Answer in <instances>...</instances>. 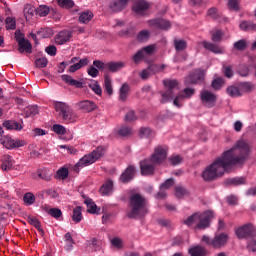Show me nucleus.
<instances>
[{
	"mask_svg": "<svg viewBox=\"0 0 256 256\" xmlns=\"http://www.w3.org/2000/svg\"><path fill=\"white\" fill-rule=\"evenodd\" d=\"M84 203L87 206L88 213H91L92 215H97L99 214V211H101V208H98L97 204H95L91 198H85Z\"/></svg>",
	"mask_w": 256,
	"mask_h": 256,
	"instance_id": "393cba45",
	"label": "nucleus"
},
{
	"mask_svg": "<svg viewBox=\"0 0 256 256\" xmlns=\"http://www.w3.org/2000/svg\"><path fill=\"white\" fill-rule=\"evenodd\" d=\"M54 109L62 117L63 123L69 125L71 123H77V113L71 109L65 102H54Z\"/></svg>",
	"mask_w": 256,
	"mask_h": 256,
	"instance_id": "39448f33",
	"label": "nucleus"
},
{
	"mask_svg": "<svg viewBox=\"0 0 256 256\" xmlns=\"http://www.w3.org/2000/svg\"><path fill=\"white\" fill-rule=\"evenodd\" d=\"M5 24L7 31H15L17 29V21L13 17H7Z\"/></svg>",
	"mask_w": 256,
	"mask_h": 256,
	"instance_id": "ea45409f",
	"label": "nucleus"
},
{
	"mask_svg": "<svg viewBox=\"0 0 256 256\" xmlns=\"http://www.w3.org/2000/svg\"><path fill=\"white\" fill-rule=\"evenodd\" d=\"M104 89L108 95H113V80L109 75L104 77Z\"/></svg>",
	"mask_w": 256,
	"mask_h": 256,
	"instance_id": "473e14b6",
	"label": "nucleus"
},
{
	"mask_svg": "<svg viewBox=\"0 0 256 256\" xmlns=\"http://www.w3.org/2000/svg\"><path fill=\"white\" fill-rule=\"evenodd\" d=\"M62 81L66 83L67 85H71V87H76V89H83V82L79 80L73 79V77L64 74L61 76Z\"/></svg>",
	"mask_w": 256,
	"mask_h": 256,
	"instance_id": "4be33fe9",
	"label": "nucleus"
},
{
	"mask_svg": "<svg viewBox=\"0 0 256 256\" xmlns=\"http://www.w3.org/2000/svg\"><path fill=\"white\" fill-rule=\"evenodd\" d=\"M3 127H5V129H8L10 131H21V129H23V126H21L19 122H15L11 120L4 121Z\"/></svg>",
	"mask_w": 256,
	"mask_h": 256,
	"instance_id": "cd10ccee",
	"label": "nucleus"
},
{
	"mask_svg": "<svg viewBox=\"0 0 256 256\" xmlns=\"http://www.w3.org/2000/svg\"><path fill=\"white\" fill-rule=\"evenodd\" d=\"M200 99L205 107H215L217 103V95L209 90H202L200 92Z\"/></svg>",
	"mask_w": 256,
	"mask_h": 256,
	"instance_id": "6e6552de",
	"label": "nucleus"
},
{
	"mask_svg": "<svg viewBox=\"0 0 256 256\" xmlns=\"http://www.w3.org/2000/svg\"><path fill=\"white\" fill-rule=\"evenodd\" d=\"M45 211H47L48 215H51V217H54V219H59L63 215V212H61V209L58 208H50L47 209V206L44 207Z\"/></svg>",
	"mask_w": 256,
	"mask_h": 256,
	"instance_id": "49530a36",
	"label": "nucleus"
},
{
	"mask_svg": "<svg viewBox=\"0 0 256 256\" xmlns=\"http://www.w3.org/2000/svg\"><path fill=\"white\" fill-rule=\"evenodd\" d=\"M189 254L191 256H205L207 251L203 246H193L189 249Z\"/></svg>",
	"mask_w": 256,
	"mask_h": 256,
	"instance_id": "c756f323",
	"label": "nucleus"
},
{
	"mask_svg": "<svg viewBox=\"0 0 256 256\" xmlns=\"http://www.w3.org/2000/svg\"><path fill=\"white\" fill-rule=\"evenodd\" d=\"M15 160L10 155H4L2 158L1 169L3 171H9L13 167Z\"/></svg>",
	"mask_w": 256,
	"mask_h": 256,
	"instance_id": "bb28decb",
	"label": "nucleus"
},
{
	"mask_svg": "<svg viewBox=\"0 0 256 256\" xmlns=\"http://www.w3.org/2000/svg\"><path fill=\"white\" fill-rule=\"evenodd\" d=\"M242 31H256V24L249 21H243L239 25Z\"/></svg>",
	"mask_w": 256,
	"mask_h": 256,
	"instance_id": "4c0bfd02",
	"label": "nucleus"
},
{
	"mask_svg": "<svg viewBox=\"0 0 256 256\" xmlns=\"http://www.w3.org/2000/svg\"><path fill=\"white\" fill-rule=\"evenodd\" d=\"M195 93V90H193L192 88H186L184 89L183 92H181L178 96H176V98L173 101V105H175V107H182L183 105L181 104L182 101H185V99H189L191 97H193V94Z\"/></svg>",
	"mask_w": 256,
	"mask_h": 256,
	"instance_id": "f3484780",
	"label": "nucleus"
},
{
	"mask_svg": "<svg viewBox=\"0 0 256 256\" xmlns=\"http://www.w3.org/2000/svg\"><path fill=\"white\" fill-rule=\"evenodd\" d=\"M76 108L84 113H91L97 109V104L91 100H83L76 103Z\"/></svg>",
	"mask_w": 256,
	"mask_h": 256,
	"instance_id": "a211bd4d",
	"label": "nucleus"
},
{
	"mask_svg": "<svg viewBox=\"0 0 256 256\" xmlns=\"http://www.w3.org/2000/svg\"><path fill=\"white\" fill-rule=\"evenodd\" d=\"M15 39L19 45L18 51L19 53H31L33 46L31 45V42H29V40L25 39V37H23V34L17 35L15 36Z\"/></svg>",
	"mask_w": 256,
	"mask_h": 256,
	"instance_id": "f8f14e48",
	"label": "nucleus"
},
{
	"mask_svg": "<svg viewBox=\"0 0 256 256\" xmlns=\"http://www.w3.org/2000/svg\"><path fill=\"white\" fill-rule=\"evenodd\" d=\"M166 91L162 93V103H169L175 99V91H179V82L177 80H164Z\"/></svg>",
	"mask_w": 256,
	"mask_h": 256,
	"instance_id": "423d86ee",
	"label": "nucleus"
},
{
	"mask_svg": "<svg viewBox=\"0 0 256 256\" xmlns=\"http://www.w3.org/2000/svg\"><path fill=\"white\" fill-rule=\"evenodd\" d=\"M228 183L230 185H244L245 178H243V177L232 178V179L228 180Z\"/></svg>",
	"mask_w": 256,
	"mask_h": 256,
	"instance_id": "0e129e2a",
	"label": "nucleus"
},
{
	"mask_svg": "<svg viewBox=\"0 0 256 256\" xmlns=\"http://www.w3.org/2000/svg\"><path fill=\"white\" fill-rule=\"evenodd\" d=\"M70 63H74V64L69 67L68 73H75L76 71H79V69H83V67H87V65H89V59L82 58L79 60L78 57H73Z\"/></svg>",
	"mask_w": 256,
	"mask_h": 256,
	"instance_id": "dca6fc26",
	"label": "nucleus"
},
{
	"mask_svg": "<svg viewBox=\"0 0 256 256\" xmlns=\"http://www.w3.org/2000/svg\"><path fill=\"white\" fill-rule=\"evenodd\" d=\"M236 235L239 239H245V237H255L256 228L253 224L248 223L238 228L236 230Z\"/></svg>",
	"mask_w": 256,
	"mask_h": 256,
	"instance_id": "1a4fd4ad",
	"label": "nucleus"
},
{
	"mask_svg": "<svg viewBox=\"0 0 256 256\" xmlns=\"http://www.w3.org/2000/svg\"><path fill=\"white\" fill-rule=\"evenodd\" d=\"M151 8V3L145 0H138L133 4L132 11L136 13V15H145L147 11Z\"/></svg>",
	"mask_w": 256,
	"mask_h": 256,
	"instance_id": "ddd939ff",
	"label": "nucleus"
},
{
	"mask_svg": "<svg viewBox=\"0 0 256 256\" xmlns=\"http://www.w3.org/2000/svg\"><path fill=\"white\" fill-rule=\"evenodd\" d=\"M239 3L241 0H228V7L234 11H239Z\"/></svg>",
	"mask_w": 256,
	"mask_h": 256,
	"instance_id": "774afa93",
	"label": "nucleus"
},
{
	"mask_svg": "<svg viewBox=\"0 0 256 256\" xmlns=\"http://www.w3.org/2000/svg\"><path fill=\"white\" fill-rule=\"evenodd\" d=\"M135 177V167L128 166L126 170L121 174L120 181L122 183H129Z\"/></svg>",
	"mask_w": 256,
	"mask_h": 256,
	"instance_id": "412c9836",
	"label": "nucleus"
},
{
	"mask_svg": "<svg viewBox=\"0 0 256 256\" xmlns=\"http://www.w3.org/2000/svg\"><path fill=\"white\" fill-rule=\"evenodd\" d=\"M69 39H71V32L64 30L56 36L55 43L56 45H65Z\"/></svg>",
	"mask_w": 256,
	"mask_h": 256,
	"instance_id": "b1692460",
	"label": "nucleus"
},
{
	"mask_svg": "<svg viewBox=\"0 0 256 256\" xmlns=\"http://www.w3.org/2000/svg\"><path fill=\"white\" fill-rule=\"evenodd\" d=\"M213 219V211H206L204 213H195L192 216L188 217L184 223L188 227H193L196 225V229H207L209 223Z\"/></svg>",
	"mask_w": 256,
	"mask_h": 256,
	"instance_id": "7ed1b4c3",
	"label": "nucleus"
},
{
	"mask_svg": "<svg viewBox=\"0 0 256 256\" xmlns=\"http://www.w3.org/2000/svg\"><path fill=\"white\" fill-rule=\"evenodd\" d=\"M23 201L25 205H34L36 201L35 195L31 192H28L24 195Z\"/></svg>",
	"mask_w": 256,
	"mask_h": 256,
	"instance_id": "8fccbe9b",
	"label": "nucleus"
},
{
	"mask_svg": "<svg viewBox=\"0 0 256 256\" xmlns=\"http://www.w3.org/2000/svg\"><path fill=\"white\" fill-rule=\"evenodd\" d=\"M139 135L142 138H149L155 135V132L151 128L142 127L140 128Z\"/></svg>",
	"mask_w": 256,
	"mask_h": 256,
	"instance_id": "de8ad7c7",
	"label": "nucleus"
},
{
	"mask_svg": "<svg viewBox=\"0 0 256 256\" xmlns=\"http://www.w3.org/2000/svg\"><path fill=\"white\" fill-rule=\"evenodd\" d=\"M52 130L57 135H65V133H67V128H65V126L60 124H54L52 127Z\"/></svg>",
	"mask_w": 256,
	"mask_h": 256,
	"instance_id": "3c124183",
	"label": "nucleus"
},
{
	"mask_svg": "<svg viewBox=\"0 0 256 256\" xmlns=\"http://www.w3.org/2000/svg\"><path fill=\"white\" fill-rule=\"evenodd\" d=\"M144 55H153L157 50V46L155 44L148 45L141 49Z\"/></svg>",
	"mask_w": 256,
	"mask_h": 256,
	"instance_id": "5fc2aeb1",
	"label": "nucleus"
},
{
	"mask_svg": "<svg viewBox=\"0 0 256 256\" xmlns=\"http://www.w3.org/2000/svg\"><path fill=\"white\" fill-rule=\"evenodd\" d=\"M226 93L230 97H241L242 95L241 89L237 86H229L226 90Z\"/></svg>",
	"mask_w": 256,
	"mask_h": 256,
	"instance_id": "58836bf2",
	"label": "nucleus"
},
{
	"mask_svg": "<svg viewBox=\"0 0 256 256\" xmlns=\"http://www.w3.org/2000/svg\"><path fill=\"white\" fill-rule=\"evenodd\" d=\"M49 63V61L47 60V58L42 57V58H38L35 61V65L36 67H39L40 69H45V67H47V64Z\"/></svg>",
	"mask_w": 256,
	"mask_h": 256,
	"instance_id": "bf43d9fd",
	"label": "nucleus"
},
{
	"mask_svg": "<svg viewBox=\"0 0 256 256\" xmlns=\"http://www.w3.org/2000/svg\"><path fill=\"white\" fill-rule=\"evenodd\" d=\"M101 195H111L113 193V182L107 180L100 188Z\"/></svg>",
	"mask_w": 256,
	"mask_h": 256,
	"instance_id": "c85d7f7f",
	"label": "nucleus"
},
{
	"mask_svg": "<svg viewBox=\"0 0 256 256\" xmlns=\"http://www.w3.org/2000/svg\"><path fill=\"white\" fill-rule=\"evenodd\" d=\"M149 213L147 199L141 194H134L130 197L127 215L130 219H141Z\"/></svg>",
	"mask_w": 256,
	"mask_h": 256,
	"instance_id": "f03ea898",
	"label": "nucleus"
},
{
	"mask_svg": "<svg viewBox=\"0 0 256 256\" xmlns=\"http://www.w3.org/2000/svg\"><path fill=\"white\" fill-rule=\"evenodd\" d=\"M167 159V146H157L150 157L151 163L161 165Z\"/></svg>",
	"mask_w": 256,
	"mask_h": 256,
	"instance_id": "0eeeda50",
	"label": "nucleus"
},
{
	"mask_svg": "<svg viewBox=\"0 0 256 256\" xmlns=\"http://www.w3.org/2000/svg\"><path fill=\"white\" fill-rule=\"evenodd\" d=\"M27 219H28V223H30V225H33V227L38 229V231H41V222H39V220L37 218L28 216Z\"/></svg>",
	"mask_w": 256,
	"mask_h": 256,
	"instance_id": "4d7b16f0",
	"label": "nucleus"
},
{
	"mask_svg": "<svg viewBox=\"0 0 256 256\" xmlns=\"http://www.w3.org/2000/svg\"><path fill=\"white\" fill-rule=\"evenodd\" d=\"M49 7L47 5H40L37 9H36V14L39 15V17H47L49 15Z\"/></svg>",
	"mask_w": 256,
	"mask_h": 256,
	"instance_id": "09e8293b",
	"label": "nucleus"
},
{
	"mask_svg": "<svg viewBox=\"0 0 256 256\" xmlns=\"http://www.w3.org/2000/svg\"><path fill=\"white\" fill-rule=\"evenodd\" d=\"M103 155H105V148H103V146H99L90 154L84 155L75 164L74 171L76 173H79V171H81V169H83L84 167H89V165H93V163H95V161H97L98 159H101V157H103Z\"/></svg>",
	"mask_w": 256,
	"mask_h": 256,
	"instance_id": "20e7f679",
	"label": "nucleus"
},
{
	"mask_svg": "<svg viewBox=\"0 0 256 256\" xmlns=\"http://www.w3.org/2000/svg\"><path fill=\"white\" fill-rule=\"evenodd\" d=\"M127 3H129V0H114L110 4V9L115 13H119L120 11H123L125 7H127Z\"/></svg>",
	"mask_w": 256,
	"mask_h": 256,
	"instance_id": "5701e85b",
	"label": "nucleus"
},
{
	"mask_svg": "<svg viewBox=\"0 0 256 256\" xmlns=\"http://www.w3.org/2000/svg\"><path fill=\"white\" fill-rule=\"evenodd\" d=\"M109 71L115 73V71H119V69H123L125 67V63L123 62H110L107 64Z\"/></svg>",
	"mask_w": 256,
	"mask_h": 256,
	"instance_id": "c03bdc74",
	"label": "nucleus"
},
{
	"mask_svg": "<svg viewBox=\"0 0 256 256\" xmlns=\"http://www.w3.org/2000/svg\"><path fill=\"white\" fill-rule=\"evenodd\" d=\"M173 185H174V182H173L172 178L168 179L163 184H161V186H160L161 191L156 194V196H155L156 199H164V197H166L167 194L163 190L169 189L170 187H173Z\"/></svg>",
	"mask_w": 256,
	"mask_h": 256,
	"instance_id": "a878e982",
	"label": "nucleus"
},
{
	"mask_svg": "<svg viewBox=\"0 0 256 256\" xmlns=\"http://www.w3.org/2000/svg\"><path fill=\"white\" fill-rule=\"evenodd\" d=\"M81 206H77L74 210H73V215H72V220L75 223H81V220L83 219V214L81 213Z\"/></svg>",
	"mask_w": 256,
	"mask_h": 256,
	"instance_id": "79ce46f5",
	"label": "nucleus"
},
{
	"mask_svg": "<svg viewBox=\"0 0 256 256\" xmlns=\"http://www.w3.org/2000/svg\"><path fill=\"white\" fill-rule=\"evenodd\" d=\"M88 87L95 93L96 95L102 96L103 95V89L101 88V85H99V82L96 80H92Z\"/></svg>",
	"mask_w": 256,
	"mask_h": 256,
	"instance_id": "f704fd0d",
	"label": "nucleus"
},
{
	"mask_svg": "<svg viewBox=\"0 0 256 256\" xmlns=\"http://www.w3.org/2000/svg\"><path fill=\"white\" fill-rule=\"evenodd\" d=\"M38 37L41 39H49V37L53 36V30L51 28H41L37 32Z\"/></svg>",
	"mask_w": 256,
	"mask_h": 256,
	"instance_id": "e433bc0d",
	"label": "nucleus"
},
{
	"mask_svg": "<svg viewBox=\"0 0 256 256\" xmlns=\"http://www.w3.org/2000/svg\"><path fill=\"white\" fill-rule=\"evenodd\" d=\"M142 175H153L155 171V163L151 162V158L140 162Z\"/></svg>",
	"mask_w": 256,
	"mask_h": 256,
	"instance_id": "aec40b11",
	"label": "nucleus"
},
{
	"mask_svg": "<svg viewBox=\"0 0 256 256\" xmlns=\"http://www.w3.org/2000/svg\"><path fill=\"white\" fill-rule=\"evenodd\" d=\"M133 130L127 126H122L117 129V135L119 137H129V135H132Z\"/></svg>",
	"mask_w": 256,
	"mask_h": 256,
	"instance_id": "37998d69",
	"label": "nucleus"
},
{
	"mask_svg": "<svg viewBox=\"0 0 256 256\" xmlns=\"http://www.w3.org/2000/svg\"><path fill=\"white\" fill-rule=\"evenodd\" d=\"M111 245L116 247V249H123V240L119 237L112 238Z\"/></svg>",
	"mask_w": 256,
	"mask_h": 256,
	"instance_id": "680f3d73",
	"label": "nucleus"
},
{
	"mask_svg": "<svg viewBox=\"0 0 256 256\" xmlns=\"http://www.w3.org/2000/svg\"><path fill=\"white\" fill-rule=\"evenodd\" d=\"M148 25L149 27H154V29H162L163 31H169V29H171V22L163 18L149 20Z\"/></svg>",
	"mask_w": 256,
	"mask_h": 256,
	"instance_id": "2eb2a0df",
	"label": "nucleus"
},
{
	"mask_svg": "<svg viewBox=\"0 0 256 256\" xmlns=\"http://www.w3.org/2000/svg\"><path fill=\"white\" fill-rule=\"evenodd\" d=\"M234 49H237L238 51H245V49H247V41L245 39L237 41L234 43Z\"/></svg>",
	"mask_w": 256,
	"mask_h": 256,
	"instance_id": "864d4df0",
	"label": "nucleus"
},
{
	"mask_svg": "<svg viewBox=\"0 0 256 256\" xmlns=\"http://www.w3.org/2000/svg\"><path fill=\"white\" fill-rule=\"evenodd\" d=\"M221 39H223V31L215 30L212 32V41H214V43H219Z\"/></svg>",
	"mask_w": 256,
	"mask_h": 256,
	"instance_id": "13d9d810",
	"label": "nucleus"
},
{
	"mask_svg": "<svg viewBox=\"0 0 256 256\" xmlns=\"http://www.w3.org/2000/svg\"><path fill=\"white\" fill-rule=\"evenodd\" d=\"M91 19H93V12L86 10L80 14L78 21L79 23H83L84 25H86V23H89Z\"/></svg>",
	"mask_w": 256,
	"mask_h": 256,
	"instance_id": "2f4dec72",
	"label": "nucleus"
},
{
	"mask_svg": "<svg viewBox=\"0 0 256 256\" xmlns=\"http://www.w3.org/2000/svg\"><path fill=\"white\" fill-rule=\"evenodd\" d=\"M69 177V169L66 167H61L60 169L57 170L55 178L60 179L61 181H65Z\"/></svg>",
	"mask_w": 256,
	"mask_h": 256,
	"instance_id": "c9c22d12",
	"label": "nucleus"
},
{
	"mask_svg": "<svg viewBox=\"0 0 256 256\" xmlns=\"http://www.w3.org/2000/svg\"><path fill=\"white\" fill-rule=\"evenodd\" d=\"M253 89H255V85H253V83L251 82L240 83V91L249 92V91H253Z\"/></svg>",
	"mask_w": 256,
	"mask_h": 256,
	"instance_id": "603ef678",
	"label": "nucleus"
},
{
	"mask_svg": "<svg viewBox=\"0 0 256 256\" xmlns=\"http://www.w3.org/2000/svg\"><path fill=\"white\" fill-rule=\"evenodd\" d=\"M174 47L176 51H185L187 49V41L183 39H174Z\"/></svg>",
	"mask_w": 256,
	"mask_h": 256,
	"instance_id": "a19ab883",
	"label": "nucleus"
},
{
	"mask_svg": "<svg viewBox=\"0 0 256 256\" xmlns=\"http://www.w3.org/2000/svg\"><path fill=\"white\" fill-rule=\"evenodd\" d=\"M57 3L62 9H73V7H75L73 0H57Z\"/></svg>",
	"mask_w": 256,
	"mask_h": 256,
	"instance_id": "a18cd8bd",
	"label": "nucleus"
},
{
	"mask_svg": "<svg viewBox=\"0 0 256 256\" xmlns=\"http://www.w3.org/2000/svg\"><path fill=\"white\" fill-rule=\"evenodd\" d=\"M251 155V144L247 140H238L236 144L226 150L214 162L208 165L202 172L204 181H215L223 177L226 171H229L233 165H242Z\"/></svg>",
	"mask_w": 256,
	"mask_h": 256,
	"instance_id": "f257e3e1",
	"label": "nucleus"
},
{
	"mask_svg": "<svg viewBox=\"0 0 256 256\" xmlns=\"http://www.w3.org/2000/svg\"><path fill=\"white\" fill-rule=\"evenodd\" d=\"M204 79H205V71L198 69L186 77L185 83L186 85H195L197 83H203Z\"/></svg>",
	"mask_w": 256,
	"mask_h": 256,
	"instance_id": "9b49d317",
	"label": "nucleus"
},
{
	"mask_svg": "<svg viewBox=\"0 0 256 256\" xmlns=\"http://www.w3.org/2000/svg\"><path fill=\"white\" fill-rule=\"evenodd\" d=\"M165 69V65H157V64H152L148 68L142 70L139 74L141 79H149L151 75H155V73H159Z\"/></svg>",
	"mask_w": 256,
	"mask_h": 256,
	"instance_id": "4468645a",
	"label": "nucleus"
},
{
	"mask_svg": "<svg viewBox=\"0 0 256 256\" xmlns=\"http://www.w3.org/2000/svg\"><path fill=\"white\" fill-rule=\"evenodd\" d=\"M238 73L241 77H248L250 70L246 65L241 64L238 68Z\"/></svg>",
	"mask_w": 256,
	"mask_h": 256,
	"instance_id": "052dcab7",
	"label": "nucleus"
},
{
	"mask_svg": "<svg viewBox=\"0 0 256 256\" xmlns=\"http://www.w3.org/2000/svg\"><path fill=\"white\" fill-rule=\"evenodd\" d=\"M169 161L171 165H181V163H183V158H181L179 155H174L169 158Z\"/></svg>",
	"mask_w": 256,
	"mask_h": 256,
	"instance_id": "338daca9",
	"label": "nucleus"
},
{
	"mask_svg": "<svg viewBox=\"0 0 256 256\" xmlns=\"http://www.w3.org/2000/svg\"><path fill=\"white\" fill-rule=\"evenodd\" d=\"M229 241V236L225 233L218 234L211 240V245L214 248L225 247Z\"/></svg>",
	"mask_w": 256,
	"mask_h": 256,
	"instance_id": "6ab92c4d",
	"label": "nucleus"
},
{
	"mask_svg": "<svg viewBox=\"0 0 256 256\" xmlns=\"http://www.w3.org/2000/svg\"><path fill=\"white\" fill-rule=\"evenodd\" d=\"M149 35V30H142L141 32H139L137 39L138 41H147V39H149Z\"/></svg>",
	"mask_w": 256,
	"mask_h": 256,
	"instance_id": "69168bd1",
	"label": "nucleus"
},
{
	"mask_svg": "<svg viewBox=\"0 0 256 256\" xmlns=\"http://www.w3.org/2000/svg\"><path fill=\"white\" fill-rule=\"evenodd\" d=\"M203 47L205 49H208V51H211L212 53H216V54H220L223 53V48L211 43V42H207L204 41L203 42Z\"/></svg>",
	"mask_w": 256,
	"mask_h": 256,
	"instance_id": "7c9ffc66",
	"label": "nucleus"
},
{
	"mask_svg": "<svg viewBox=\"0 0 256 256\" xmlns=\"http://www.w3.org/2000/svg\"><path fill=\"white\" fill-rule=\"evenodd\" d=\"M223 83H224L223 78L218 77L212 81V87L213 89L219 90L221 89V87H223Z\"/></svg>",
	"mask_w": 256,
	"mask_h": 256,
	"instance_id": "e2e57ef3",
	"label": "nucleus"
},
{
	"mask_svg": "<svg viewBox=\"0 0 256 256\" xmlns=\"http://www.w3.org/2000/svg\"><path fill=\"white\" fill-rule=\"evenodd\" d=\"M0 143L6 149H16V148L25 146V141L19 140V139L14 140L9 136H6V137L0 136Z\"/></svg>",
	"mask_w": 256,
	"mask_h": 256,
	"instance_id": "9d476101",
	"label": "nucleus"
},
{
	"mask_svg": "<svg viewBox=\"0 0 256 256\" xmlns=\"http://www.w3.org/2000/svg\"><path fill=\"white\" fill-rule=\"evenodd\" d=\"M35 13V8L33 6L27 4L24 7V15L26 19H31L32 15Z\"/></svg>",
	"mask_w": 256,
	"mask_h": 256,
	"instance_id": "6e6d98bb",
	"label": "nucleus"
},
{
	"mask_svg": "<svg viewBox=\"0 0 256 256\" xmlns=\"http://www.w3.org/2000/svg\"><path fill=\"white\" fill-rule=\"evenodd\" d=\"M127 97H129V86L124 83L119 90V101H127Z\"/></svg>",
	"mask_w": 256,
	"mask_h": 256,
	"instance_id": "72a5a7b5",
	"label": "nucleus"
}]
</instances>
